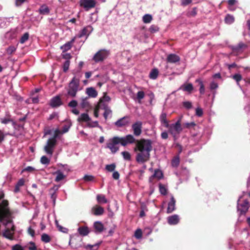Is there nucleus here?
<instances>
[{"mask_svg":"<svg viewBox=\"0 0 250 250\" xmlns=\"http://www.w3.org/2000/svg\"><path fill=\"white\" fill-rule=\"evenodd\" d=\"M119 144L124 146L128 144H135L134 150L137 153L136 161L138 163L143 164L149 160L150 152L152 150V141L151 140H136L131 134H128L122 137L115 136L109 140L106 143V147L114 154L119 149V147L117 146Z\"/></svg>","mask_w":250,"mask_h":250,"instance_id":"f257e3e1","label":"nucleus"},{"mask_svg":"<svg viewBox=\"0 0 250 250\" xmlns=\"http://www.w3.org/2000/svg\"><path fill=\"white\" fill-rule=\"evenodd\" d=\"M79 79L76 78L75 77H73L68 84L67 89V95L72 98L75 97L79 90Z\"/></svg>","mask_w":250,"mask_h":250,"instance_id":"f03ea898","label":"nucleus"},{"mask_svg":"<svg viewBox=\"0 0 250 250\" xmlns=\"http://www.w3.org/2000/svg\"><path fill=\"white\" fill-rule=\"evenodd\" d=\"M168 128L169 133L172 135L174 140L176 141L183 130L181 125H179V122H176L175 124L169 125Z\"/></svg>","mask_w":250,"mask_h":250,"instance_id":"7ed1b4c3","label":"nucleus"},{"mask_svg":"<svg viewBox=\"0 0 250 250\" xmlns=\"http://www.w3.org/2000/svg\"><path fill=\"white\" fill-rule=\"evenodd\" d=\"M108 51L105 49H101L99 50L93 56V60L95 62H103L109 55Z\"/></svg>","mask_w":250,"mask_h":250,"instance_id":"20e7f679","label":"nucleus"},{"mask_svg":"<svg viewBox=\"0 0 250 250\" xmlns=\"http://www.w3.org/2000/svg\"><path fill=\"white\" fill-rule=\"evenodd\" d=\"M249 207V202L248 200L239 199L238 201L237 209L241 215L245 214L248 211Z\"/></svg>","mask_w":250,"mask_h":250,"instance_id":"39448f33","label":"nucleus"},{"mask_svg":"<svg viewBox=\"0 0 250 250\" xmlns=\"http://www.w3.org/2000/svg\"><path fill=\"white\" fill-rule=\"evenodd\" d=\"M56 144L57 141H54L49 138L44 147V150L47 154L51 156L53 153L54 149Z\"/></svg>","mask_w":250,"mask_h":250,"instance_id":"423d86ee","label":"nucleus"},{"mask_svg":"<svg viewBox=\"0 0 250 250\" xmlns=\"http://www.w3.org/2000/svg\"><path fill=\"white\" fill-rule=\"evenodd\" d=\"M142 125L141 121H137L132 125L131 127L134 136H139L142 134Z\"/></svg>","mask_w":250,"mask_h":250,"instance_id":"0eeeda50","label":"nucleus"},{"mask_svg":"<svg viewBox=\"0 0 250 250\" xmlns=\"http://www.w3.org/2000/svg\"><path fill=\"white\" fill-rule=\"evenodd\" d=\"M80 5L86 11H88L95 7L96 1L95 0H80Z\"/></svg>","mask_w":250,"mask_h":250,"instance_id":"6e6552de","label":"nucleus"},{"mask_svg":"<svg viewBox=\"0 0 250 250\" xmlns=\"http://www.w3.org/2000/svg\"><path fill=\"white\" fill-rule=\"evenodd\" d=\"M16 227L14 224H12L11 228H6L3 233V236L8 239L13 240L14 239V234Z\"/></svg>","mask_w":250,"mask_h":250,"instance_id":"1a4fd4ad","label":"nucleus"},{"mask_svg":"<svg viewBox=\"0 0 250 250\" xmlns=\"http://www.w3.org/2000/svg\"><path fill=\"white\" fill-rule=\"evenodd\" d=\"M93 27L91 25L84 27L77 35V38H81L83 36H86V38L93 31Z\"/></svg>","mask_w":250,"mask_h":250,"instance_id":"9d476101","label":"nucleus"},{"mask_svg":"<svg viewBox=\"0 0 250 250\" xmlns=\"http://www.w3.org/2000/svg\"><path fill=\"white\" fill-rule=\"evenodd\" d=\"M62 104L61 97L59 96H56L51 99L49 104L52 107H57Z\"/></svg>","mask_w":250,"mask_h":250,"instance_id":"9b49d317","label":"nucleus"},{"mask_svg":"<svg viewBox=\"0 0 250 250\" xmlns=\"http://www.w3.org/2000/svg\"><path fill=\"white\" fill-rule=\"evenodd\" d=\"M91 212L95 216L102 215L104 213V208L99 205H95L92 208Z\"/></svg>","mask_w":250,"mask_h":250,"instance_id":"f8f14e48","label":"nucleus"},{"mask_svg":"<svg viewBox=\"0 0 250 250\" xmlns=\"http://www.w3.org/2000/svg\"><path fill=\"white\" fill-rule=\"evenodd\" d=\"M129 123V117L125 116L115 123V125L118 127H123L128 125Z\"/></svg>","mask_w":250,"mask_h":250,"instance_id":"ddd939ff","label":"nucleus"},{"mask_svg":"<svg viewBox=\"0 0 250 250\" xmlns=\"http://www.w3.org/2000/svg\"><path fill=\"white\" fill-rule=\"evenodd\" d=\"M167 220L168 224L170 225H175L179 222L180 218L179 215L174 214L168 216Z\"/></svg>","mask_w":250,"mask_h":250,"instance_id":"4468645a","label":"nucleus"},{"mask_svg":"<svg viewBox=\"0 0 250 250\" xmlns=\"http://www.w3.org/2000/svg\"><path fill=\"white\" fill-rule=\"evenodd\" d=\"M180 61L179 56L175 54H169L167 58V62L169 63H176Z\"/></svg>","mask_w":250,"mask_h":250,"instance_id":"2eb2a0df","label":"nucleus"},{"mask_svg":"<svg viewBox=\"0 0 250 250\" xmlns=\"http://www.w3.org/2000/svg\"><path fill=\"white\" fill-rule=\"evenodd\" d=\"M176 200L173 196H171L170 201L168 204L167 213H170L175 209Z\"/></svg>","mask_w":250,"mask_h":250,"instance_id":"dca6fc26","label":"nucleus"},{"mask_svg":"<svg viewBox=\"0 0 250 250\" xmlns=\"http://www.w3.org/2000/svg\"><path fill=\"white\" fill-rule=\"evenodd\" d=\"M163 177V174L162 171L159 169H155L154 174L149 178V181L152 182L154 178L160 180Z\"/></svg>","mask_w":250,"mask_h":250,"instance_id":"f3484780","label":"nucleus"},{"mask_svg":"<svg viewBox=\"0 0 250 250\" xmlns=\"http://www.w3.org/2000/svg\"><path fill=\"white\" fill-rule=\"evenodd\" d=\"M78 231L80 235L82 236L87 235L90 232L88 228L86 226H82L79 227L78 229Z\"/></svg>","mask_w":250,"mask_h":250,"instance_id":"a211bd4d","label":"nucleus"},{"mask_svg":"<svg viewBox=\"0 0 250 250\" xmlns=\"http://www.w3.org/2000/svg\"><path fill=\"white\" fill-rule=\"evenodd\" d=\"M91 119L89 117L88 114L87 113H82L80 116L78 118L77 121L79 122H86L88 123L89 121H90Z\"/></svg>","mask_w":250,"mask_h":250,"instance_id":"6ab92c4d","label":"nucleus"},{"mask_svg":"<svg viewBox=\"0 0 250 250\" xmlns=\"http://www.w3.org/2000/svg\"><path fill=\"white\" fill-rule=\"evenodd\" d=\"M86 92L88 95V97L95 98L98 95L97 91L93 87H89L86 88Z\"/></svg>","mask_w":250,"mask_h":250,"instance_id":"aec40b11","label":"nucleus"},{"mask_svg":"<svg viewBox=\"0 0 250 250\" xmlns=\"http://www.w3.org/2000/svg\"><path fill=\"white\" fill-rule=\"evenodd\" d=\"M39 12L41 15H48L50 13V9L47 5L43 4L40 7Z\"/></svg>","mask_w":250,"mask_h":250,"instance_id":"412c9836","label":"nucleus"},{"mask_svg":"<svg viewBox=\"0 0 250 250\" xmlns=\"http://www.w3.org/2000/svg\"><path fill=\"white\" fill-rule=\"evenodd\" d=\"M94 228L95 231L97 232L100 233L104 230L103 224L99 221L95 222L94 224Z\"/></svg>","mask_w":250,"mask_h":250,"instance_id":"4be33fe9","label":"nucleus"},{"mask_svg":"<svg viewBox=\"0 0 250 250\" xmlns=\"http://www.w3.org/2000/svg\"><path fill=\"white\" fill-rule=\"evenodd\" d=\"M89 99L88 97H86L85 98H82V101L81 103V106L83 108H88L90 107V104L88 101Z\"/></svg>","mask_w":250,"mask_h":250,"instance_id":"5701e85b","label":"nucleus"},{"mask_svg":"<svg viewBox=\"0 0 250 250\" xmlns=\"http://www.w3.org/2000/svg\"><path fill=\"white\" fill-rule=\"evenodd\" d=\"M54 174H57V176L55 178V181L57 182H59L63 179H64L65 177V176L62 173V172L58 170L54 173Z\"/></svg>","mask_w":250,"mask_h":250,"instance_id":"b1692460","label":"nucleus"},{"mask_svg":"<svg viewBox=\"0 0 250 250\" xmlns=\"http://www.w3.org/2000/svg\"><path fill=\"white\" fill-rule=\"evenodd\" d=\"M158 70L157 68H153L150 71L149 75V77L150 79L156 80L158 76Z\"/></svg>","mask_w":250,"mask_h":250,"instance_id":"393cba45","label":"nucleus"},{"mask_svg":"<svg viewBox=\"0 0 250 250\" xmlns=\"http://www.w3.org/2000/svg\"><path fill=\"white\" fill-rule=\"evenodd\" d=\"M160 120L162 124H164L166 127L169 126V124L167 120V114L162 113L160 116Z\"/></svg>","mask_w":250,"mask_h":250,"instance_id":"a878e982","label":"nucleus"},{"mask_svg":"<svg viewBox=\"0 0 250 250\" xmlns=\"http://www.w3.org/2000/svg\"><path fill=\"white\" fill-rule=\"evenodd\" d=\"M96 198L99 203H106L107 202V200L104 195L98 194L97 195Z\"/></svg>","mask_w":250,"mask_h":250,"instance_id":"bb28decb","label":"nucleus"},{"mask_svg":"<svg viewBox=\"0 0 250 250\" xmlns=\"http://www.w3.org/2000/svg\"><path fill=\"white\" fill-rule=\"evenodd\" d=\"M225 21L227 24H230L234 21V18L233 16L228 14L225 17Z\"/></svg>","mask_w":250,"mask_h":250,"instance_id":"cd10ccee","label":"nucleus"},{"mask_svg":"<svg viewBox=\"0 0 250 250\" xmlns=\"http://www.w3.org/2000/svg\"><path fill=\"white\" fill-rule=\"evenodd\" d=\"M104 116L105 120L107 119L108 116L111 113L112 111L110 108L105 104H104Z\"/></svg>","mask_w":250,"mask_h":250,"instance_id":"c85d7f7f","label":"nucleus"},{"mask_svg":"<svg viewBox=\"0 0 250 250\" xmlns=\"http://www.w3.org/2000/svg\"><path fill=\"white\" fill-rule=\"evenodd\" d=\"M152 20V17L151 15L146 14L143 17V21L145 23H150Z\"/></svg>","mask_w":250,"mask_h":250,"instance_id":"c756f323","label":"nucleus"},{"mask_svg":"<svg viewBox=\"0 0 250 250\" xmlns=\"http://www.w3.org/2000/svg\"><path fill=\"white\" fill-rule=\"evenodd\" d=\"M72 46V45L71 44L67 42L61 47V49L62 50V52L64 53L69 50L71 48Z\"/></svg>","mask_w":250,"mask_h":250,"instance_id":"7c9ffc66","label":"nucleus"},{"mask_svg":"<svg viewBox=\"0 0 250 250\" xmlns=\"http://www.w3.org/2000/svg\"><path fill=\"white\" fill-rule=\"evenodd\" d=\"M196 82L198 83L200 85V93L201 94H204L205 93V86L203 82L200 79H197L196 80Z\"/></svg>","mask_w":250,"mask_h":250,"instance_id":"2f4dec72","label":"nucleus"},{"mask_svg":"<svg viewBox=\"0 0 250 250\" xmlns=\"http://www.w3.org/2000/svg\"><path fill=\"white\" fill-rule=\"evenodd\" d=\"M183 89L185 91H187L189 93H191L193 89V85L190 83H188L186 85H183Z\"/></svg>","mask_w":250,"mask_h":250,"instance_id":"473e14b6","label":"nucleus"},{"mask_svg":"<svg viewBox=\"0 0 250 250\" xmlns=\"http://www.w3.org/2000/svg\"><path fill=\"white\" fill-rule=\"evenodd\" d=\"M41 240L44 243H49L51 241L50 237L46 233H43L41 236Z\"/></svg>","mask_w":250,"mask_h":250,"instance_id":"72a5a7b5","label":"nucleus"},{"mask_svg":"<svg viewBox=\"0 0 250 250\" xmlns=\"http://www.w3.org/2000/svg\"><path fill=\"white\" fill-rule=\"evenodd\" d=\"M247 45L246 44L241 42H239L237 46H235L233 48V50L238 51L240 50L241 49L247 48Z\"/></svg>","mask_w":250,"mask_h":250,"instance_id":"f704fd0d","label":"nucleus"},{"mask_svg":"<svg viewBox=\"0 0 250 250\" xmlns=\"http://www.w3.org/2000/svg\"><path fill=\"white\" fill-rule=\"evenodd\" d=\"M0 121L1 124H7L10 122H13V120L10 118V116L8 115L6 117L0 118Z\"/></svg>","mask_w":250,"mask_h":250,"instance_id":"c9c22d12","label":"nucleus"},{"mask_svg":"<svg viewBox=\"0 0 250 250\" xmlns=\"http://www.w3.org/2000/svg\"><path fill=\"white\" fill-rule=\"evenodd\" d=\"M102 102H103L102 100H100L99 104L96 105V106L95 107V108L94 109V116L96 118L98 117V116H99V110L100 108V106H101V103Z\"/></svg>","mask_w":250,"mask_h":250,"instance_id":"e433bc0d","label":"nucleus"},{"mask_svg":"<svg viewBox=\"0 0 250 250\" xmlns=\"http://www.w3.org/2000/svg\"><path fill=\"white\" fill-rule=\"evenodd\" d=\"M159 191L161 194L166 195L167 194V189L165 186L162 184L159 185Z\"/></svg>","mask_w":250,"mask_h":250,"instance_id":"4c0bfd02","label":"nucleus"},{"mask_svg":"<svg viewBox=\"0 0 250 250\" xmlns=\"http://www.w3.org/2000/svg\"><path fill=\"white\" fill-rule=\"evenodd\" d=\"M121 154L125 160L130 161L131 160V155L129 152L123 151Z\"/></svg>","mask_w":250,"mask_h":250,"instance_id":"58836bf2","label":"nucleus"},{"mask_svg":"<svg viewBox=\"0 0 250 250\" xmlns=\"http://www.w3.org/2000/svg\"><path fill=\"white\" fill-rule=\"evenodd\" d=\"M232 78L236 82L238 85L239 82L242 80V77L240 74H235L232 76Z\"/></svg>","mask_w":250,"mask_h":250,"instance_id":"ea45409f","label":"nucleus"},{"mask_svg":"<svg viewBox=\"0 0 250 250\" xmlns=\"http://www.w3.org/2000/svg\"><path fill=\"white\" fill-rule=\"evenodd\" d=\"M50 161V159L46 156H42L41 158V163L43 165H48Z\"/></svg>","mask_w":250,"mask_h":250,"instance_id":"a19ab883","label":"nucleus"},{"mask_svg":"<svg viewBox=\"0 0 250 250\" xmlns=\"http://www.w3.org/2000/svg\"><path fill=\"white\" fill-rule=\"evenodd\" d=\"M180 163L179 157L178 156L174 157L171 162V165L173 167H177Z\"/></svg>","mask_w":250,"mask_h":250,"instance_id":"79ce46f5","label":"nucleus"},{"mask_svg":"<svg viewBox=\"0 0 250 250\" xmlns=\"http://www.w3.org/2000/svg\"><path fill=\"white\" fill-rule=\"evenodd\" d=\"M55 224L59 231L64 233L67 232V229L60 225L58 221H55Z\"/></svg>","mask_w":250,"mask_h":250,"instance_id":"37998d69","label":"nucleus"},{"mask_svg":"<svg viewBox=\"0 0 250 250\" xmlns=\"http://www.w3.org/2000/svg\"><path fill=\"white\" fill-rule=\"evenodd\" d=\"M116 168V165L115 164H112L110 165H107L105 166V169L106 170L109 172L113 171Z\"/></svg>","mask_w":250,"mask_h":250,"instance_id":"c03bdc74","label":"nucleus"},{"mask_svg":"<svg viewBox=\"0 0 250 250\" xmlns=\"http://www.w3.org/2000/svg\"><path fill=\"white\" fill-rule=\"evenodd\" d=\"M87 126L89 127H95L99 126V124L97 121H89L87 124Z\"/></svg>","mask_w":250,"mask_h":250,"instance_id":"a18cd8bd","label":"nucleus"},{"mask_svg":"<svg viewBox=\"0 0 250 250\" xmlns=\"http://www.w3.org/2000/svg\"><path fill=\"white\" fill-rule=\"evenodd\" d=\"M29 39V34L28 33H25L21 37L20 39V42L21 43H24Z\"/></svg>","mask_w":250,"mask_h":250,"instance_id":"49530a36","label":"nucleus"},{"mask_svg":"<svg viewBox=\"0 0 250 250\" xmlns=\"http://www.w3.org/2000/svg\"><path fill=\"white\" fill-rule=\"evenodd\" d=\"M196 125L194 122L186 123L183 124V127L184 128H190L192 127H194Z\"/></svg>","mask_w":250,"mask_h":250,"instance_id":"de8ad7c7","label":"nucleus"},{"mask_svg":"<svg viewBox=\"0 0 250 250\" xmlns=\"http://www.w3.org/2000/svg\"><path fill=\"white\" fill-rule=\"evenodd\" d=\"M16 50V48L15 46H10L6 49V51L8 54L11 55V54H13L14 52H15Z\"/></svg>","mask_w":250,"mask_h":250,"instance_id":"09e8293b","label":"nucleus"},{"mask_svg":"<svg viewBox=\"0 0 250 250\" xmlns=\"http://www.w3.org/2000/svg\"><path fill=\"white\" fill-rule=\"evenodd\" d=\"M70 65V61L69 60H66L63 64V70L64 72L67 71L69 69Z\"/></svg>","mask_w":250,"mask_h":250,"instance_id":"8fccbe9b","label":"nucleus"},{"mask_svg":"<svg viewBox=\"0 0 250 250\" xmlns=\"http://www.w3.org/2000/svg\"><path fill=\"white\" fill-rule=\"evenodd\" d=\"M61 133H62L61 131H60V130H59L58 129H56L55 130L54 134L52 138H50V139H51L54 141H57L56 139L57 138L58 136Z\"/></svg>","mask_w":250,"mask_h":250,"instance_id":"3c124183","label":"nucleus"},{"mask_svg":"<svg viewBox=\"0 0 250 250\" xmlns=\"http://www.w3.org/2000/svg\"><path fill=\"white\" fill-rule=\"evenodd\" d=\"M159 29V28L158 27V26L155 25H151L149 28V31L151 33H155V32L158 31Z\"/></svg>","mask_w":250,"mask_h":250,"instance_id":"603ef678","label":"nucleus"},{"mask_svg":"<svg viewBox=\"0 0 250 250\" xmlns=\"http://www.w3.org/2000/svg\"><path fill=\"white\" fill-rule=\"evenodd\" d=\"M135 237L137 239H140L142 237V231L141 229H137L134 234Z\"/></svg>","mask_w":250,"mask_h":250,"instance_id":"864d4df0","label":"nucleus"},{"mask_svg":"<svg viewBox=\"0 0 250 250\" xmlns=\"http://www.w3.org/2000/svg\"><path fill=\"white\" fill-rule=\"evenodd\" d=\"M71 125L70 124L64 125L62 127V130L61 131L62 133H65L67 132L69 130Z\"/></svg>","mask_w":250,"mask_h":250,"instance_id":"5fc2aeb1","label":"nucleus"},{"mask_svg":"<svg viewBox=\"0 0 250 250\" xmlns=\"http://www.w3.org/2000/svg\"><path fill=\"white\" fill-rule=\"evenodd\" d=\"M83 179L86 182L92 181L94 180V177L92 175H85L84 176Z\"/></svg>","mask_w":250,"mask_h":250,"instance_id":"6e6d98bb","label":"nucleus"},{"mask_svg":"<svg viewBox=\"0 0 250 250\" xmlns=\"http://www.w3.org/2000/svg\"><path fill=\"white\" fill-rule=\"evenodd\" d=\"M137 99L139 100L143 99L145 97V93L143 91H138L137 94Z\"/></svg>","mask_w":250,"mask_h":250,"instance_id":"4d7b16f0","label":"nucleus"},{"mask_svg":"<svg viewBox=\"0 0 250 250\" xmlns=\"http://www.w3.org/2000/svg\"><path fill=\"white\" fill-rule=\"evenodd\" d=\"M183 106L187 109H189L192 107V104L191 102L187 101L183 103Z\"/></svg>","mask_w":250,"mask_h":250,"instance_id":"13d9d810","label":"nucleus"},{"mask_svg":"<svg viewBox=\"0 0 250 250\" xmlns=\"http://www.w3.org/2000/svg\"><path fill=\"white\" fill-rule=\"evenodd\" d=\"M77 105L78 103L76 100H72L68 104V106L71 107H75Z\"/></svg>","mask_w":250,"mask_h":250,"instance_id":"bf43d9fd","label":"nucleus"},{"mask_svg":"<svg viewBox=\"0 0 250 250\" xmlns=\"http://www.w3.org/2000/svg\"><path fill=\"white\" fill-rule=\"evenodd\" d=\"M203 114V110L201 108H197L196 109V115L198 117H201Z\"/></svg>","mask_w":250,"mask_h":250,"instance_id":"052dcab7","label":"nucleus"},{"mask_svg":"<svg viewBox=\"0 0 250 250\" xmlns=\"http://www.w3.org/2000/svg\"><path fill=\"white\" fill-rule=\"evenodd\" d=\"M218 87V85L216 83L212 82L210 84V89L211 90H214L217 88Z\"/></svg>","mask_w":250,"mask_h":250,"instance_id":"680f3d73","label":"nucleus"},{"mask_svg":"<svg viewBox=\"0 0 250 250\" xmlns=\"http://www.w3.org/2000/svg\"><path fill=\"white\" fill-rule=\"evenodd\" d=\"M49 192L51 195V198L53 201V204L55 205L56 199L57 198L56 193L55 192Z\"/></svg>","mask_w":250,"mask_h":250,"instance_id":"e2e57ef3","label":"nucleus"},{"mask_svg":"<svg viewBox=\"0 0 250 250\" xmlns=\"http://www.w3.org/2000/svg\"><path fill=\"white\" fill-rule=\"evenodd\" d=\"M27 232L31 236L34 237L35 236V230L31 227L28 228Z\"/></svg>","mask_w":250,"mask_h":250,"instance_id":"0e129e2a","label":"nucleus"},{"mask_svg":"<svg viewBox=\"0 0 250 250\" xmlns=\"http://www.w3.org/2000/svg\"><path fill=\"white\" fill-rule=\"evenodd\" d=\"M12 250H23V249L21 245L17 244L12 247Z\"/></svg>","mask_w":250,"mask_h":250,"instance_id":"69168bd1","label":"nucleus"},{"mask_svg":"<svg viewBox=\"0 0 250 250\" xmlns=\"http://www.w3.org/2000/svg\"><path fill=\"white\" fill-rule=\"evenodd\" d=\"M192 2V0H182L181 5L186 6L190 4Z\"/></svg>","mask_w":250,"mask_h":250,"instance_id":"338daca9","label":"nucleus"},{"mask_svg":"<svg viewBox=\"0 0 250 250\" xmlns=\"http://www.w3.org/2000/svg\"><path fill=\"white\" fill-rule=\"evenodd\" d=\"M120 174L118 171H114L112 174V177L115 180H118L119 178Z\"/></svg>","mask_w":250,"mask_h":250,"instance_id":"774afa93","label":"nucleus"}]
</instances>
